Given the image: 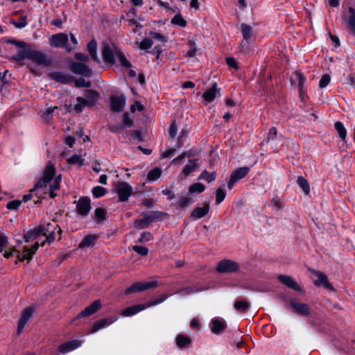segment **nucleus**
<instances>
[{
  "instance_id": "obj_1",
  "label": "nucleus",
  "mask_w": 355,
  "mask_h": 355,
  "mask_svg": "<svg viewBox=\"0 0 355 355\" xmlns=\"http://www.w3.org/2000/svg\"><path fill=\"white\" fill-rule=\"evenodd\" d=\"M60 234L61 229L55 223H48L46 225L35 227L32 230L26 232L24 234V239L25 241L28 243L35 239H39L40 236H44L46 238L45 241L40 244L41 246H44L46 243L49 244L53 243L56 236H60ZM39 246L40 243L37 241L31 248L28 247L24 248L22 253L16 250L14 247L8 246L7 248H4L3 252L1 253L6 259H9L15 254L19 261H24L25 260L29 261L38 250Z\"/></svg>"
},
{
  "instance_id": "obj_2",
  "label": "nucleus",
  "mask_w": 355,
  "mask_h": 355,
  "mask_svg": "<svg viewBox=\"0 0 355 355\" xmlns=\"http://www.w3.org/2000/svg\"><path fill=\"white\" fill-rule=\"evenodd\" d=\"M55 170L51 164H49L44 171L42 178L37 183L33 189L30 193L24 196L22 201L24 202L30 200L34 196L39 198L44 197L46 194H49L51 198H54L55 194L54 191L59 188L60 175L55 176Z\"/></svg>"
},
{
  "instance_id": "obj_3",
  "label": "nucleus",
  "mask_w": 355,
  "mask_h": 355,
  "mask_svg": "<svg viewBox=\"0 0 355 355\" xmlns=\"http://www.w3.org/2000/svg\"><path fill=\"white\" fill-rule=\"evenodd\" d=\"M101 55L104 62L107 64H121L123 67H131L123 53L114 44L103 42Z\"/></svg>"
},
{
  "instance_id": "obj_4",
  "label": "nucleus",
  "mask_w": 355,
  "mask_h": 355,
  "mask_svg": "<svg viewBox=\"0 0 355 355\" xmlns=\"http://www.w3.org/2000/svg\"><path fill=\"white\" fill-rule=\"evenodd\" d=\"M85 96V98L78 97L75 104H71L67 107V111L80 112L86 106H94L99 98L98 92L94 90H87Z\"/></svg>"
},
{
  "instance_id": "obj_5",
  "label": "nucleus",
  "mask_w": 355,
  "mask_h": 355,
  "mask_svg": "<svg viewBox=\"0 0 355 355\" xmlns=\"http://www.w3.org/2000/svg\"><path fill=\"white\" fill-rule=\"evenodd\" d=\"M168 298V295L162 294L157 299L150 301L146 304H137L128 307L122 311L121 315L123 317H129L137 314V313L146 309L148 307L157 305L164 302Z\"/></svg>"
},
{
  "instance_id": "obj_6",
  "label": "nucleus",
  "mask_w": 355,
  "mask_h": 355,
  "mask_svg": "<svg viewBox=\"0 0 355 355\" xmlns=\"http://www.w3.org/2000/svg\"><path fill=\"white\" fill-rule=\"evenodd\" d=\"M114 191L119 196V201L128 200L132 193V187L127 182H119L114 186Z\"/></svg>"
},
{
  "instance_id": "obj_7",
  "label": "nucleus",
  "mask_w": 355,
  "mask_h": 355,
  "mask_svg": "<svg viewBox=\"0 0 355 355\" xmlns=\"http://www.w3.org/2000/svg\"><path fill=\"white\" fill-rule=\"evenodd\" d=\"M28 59L33 60L35 63L40 65H51L53 60L45 53L37 51L32 48Z\"/></svg>"
},
{
  "instance_id": "obj_8",
  "label": "nucleus",
  "mask_w": 355,
  "mask_h": 355,
  "mask_svg": "<svg viewBox=\"0 0 355 355\" xmlns=\"http://www.w3.org/2000/svg\"><path fill=\"white\" fill-rule=\"evenodd\" d=\"M157 286V282L156 281L136 282L125 290V293L129 294L135 292H141L145 290L155 288Z\"/></svg>"
},
{
  "instance_id": "obj_9",
  "label": "nucleus",
  "mask_w": 355,
  "mask_h": 355,
  "mask_svg": "<svg viewBox=\"0 0 355 355\" xmlns=\"http://www.w3.org/2000/svg\"><path fill=\"white\" fill-rule=\"evenodd\" d=\"M249 171L250 168L248 167H241L234 171L227 183L228 188L230 189H232L235 183L245 177Z\"/></svg>"
},
{
  "instance_id": "obj_10",
  "label": "nucleus",
  "mask_w": 355,
  "mask_h": 355,
  "mask_svg": "<svg viewBox=\"0 0 355 355\" xmlns=\"http://www.w3.org/2000/svg\"><path fill=\"white\" fill-rule=\"evenodd\" d=\"M239 269L237 263L230 260H223L218 263L217 271L218 272H232Z\"/></svg>"
},
{
  "instance_id": "obj_11",
  "label": "nucleus",
  "mask_w": 355,
  "mask_h": 355,
  "mask_svg": "<svg viewBox=\"0 0 355 355\" xmlns=\"http://www.w3.org/2000/svg\"><path fill=\"white\" fill-rule=\"evenodd\" d=\"M68 42V36L65 33H58L53 35L49 38L50 45L53 47H61Z\"/></svg>"
},
{
  "instance_id": "obj_12",
  "label": "nucleus",
  "mask_w": 355,
  "mask_h": 355,
  "mask_svg": "<svg viewBox=\"0 0 355 355\" xmlns=\"http://www.w3.org/2000/svg\"><path fill=\"white\" fill-rule=\"evenodd\" d=\"M34 309L32 307L26 308L23 312L21 313V318L18 322L17 326V332L18 334H21L23 331L24 327L28 321V320L31 318L33 313Z\"/></svg>"
},
{
  "instance_id": "obj_13",
  "label": "nucleus",
  "mask_w": 355,
  "mask_h": 355,
  "mask_svg": "<svg viewBox=\"0 0 355 355\" xmlns=\"http://www.w3.org/2000/svg\"><path fill=\"white\" fill-rule=\"evenodd\" d=\"M290 304L295 312L298 314L306 315L310 313V309L308 304L299 302L295 299H292Z\"/></svg>"
},
{
  "instance_id": "obj_14",
  "label": "nucleus",
  "mask_w": 355,
  "mask_h": 355,
  "mask_svg": "<svg viewBox=\"0 0 355 355\" xmlns=\"http://www.w3.org/2000/svg\"><path fill=\"white\" fill-rule=\"evenodd\" d=\"M118 319L117 317H111L102 319L96 322H95L90 330V334H94L101 329L105 328L110 326L111 324L114 323Z\"/></svg>"
},
{
  "instance_id": "obj_15",
  "label": "nucleus",
  "mask_w": 355,
  "mask_h": 355,
  "mask_svg": "<svg viewBox=\"0 0 355 355\" xmlns=\"http://www.w3.org/2000/svg\"><path fill=\"white\" fill-rule=\"evenodd\" d=\"M91 209L90 200L84 197L78 200L76 205L77 212L83 216L87 215Z\"/></svg>"
},
{
  "instance_id": "obj_16",
  "label": "nucleus",
  "mask_w": 355,
  "mask_h": 355,
  "mask_svg": "<svg viewBox=\"0 0 355 355\" xmlns=\"http://www.w3.org/2000/svg\"><path fill=\"white\" fill-rule=\"evenodd\" d=\"M227 327L226 322L221 318H214L211 320V330L214 334H218Z\"/></svg>"
},
{
  "instance_id": "obj_17",
  "label": "nucleus",
  "mask_w": 355,
  "mask_h": 355,
  "mask_svg": "<svg viewBox=\"0 0 355 355\" xmlns=\"http://www.w3.org/2000/svg\"><path fill=\"white\" fill-rule=\"evenodd\" d=\"M220 89L218 87L216 83H214L212 87L207 89L203 94L202 98L204 99L205 103L207 104L211 101H213L218 94H220Z\"/></svg>"
},
{
  "instance_id": "obj_18",
  "label": "nucleus",
  "mask_w": 355,
  "mask_h": 355,
  "mask_svg": "<svg viewBox=\"0 0 355 355\" xmlns=\"http://www.w3.org/2000/svg\"><path fill=\"white\" fill-rule=\"evenodd\" d=\"M314 275L315 279H314V284L316 286H323L324 287L333 289L331 284L328 282L327 277L322 272L319 271H315Z\"/></svg>"
},
{
  "instance_id": "obj_19",
  "label": "nucleus",
  "mask_w": 355,
  "mask_h": 355,
  "mask_svg": "<svg viewBox=\"0 0 355 355\" xmlns=\"http://www.w3.org/2000/svg\"><path fill=\"white\" fill-rule=\"evenodd\" d=\"M100 300H95L91 305L86 307L78 315L80 317H87L93 315L101 308Z\"/></svg>"
},
{
  "instance_id": "obj_20",
  "label": "nucleus",
  "mask_w": 355,
  "mask_h": 355,
  "mask_svg": "<svg viewBox=\"0 0 355 355\" xmlns=\"http://www.w3.org/2000/svg\"><path fill=\"white\" fill-rule=\"evenodd\" d=\"M346 19L350 31L355 35V9L349 7L347 13L343 16Z\"/></svg>"
},
{
  "instance_id": "obj_21",
  "label": "nucleus",
  "mask_w": 355,
  "mask_h": 355,
  "mask_svg": "<svg viewBox=\"0 0 355 355\" xmlns=\"http://www.w3.org/2000/svg\"><path fill=\"white\" fill-rule=\"evenodd\" d=\"M125 105V98L123 96H112L111 98V107L113 111L121 112Z\"/></svg>"
},
{
  "instance_id": "obj_22",
  "label": "nucleus",
  "mask_w": 355,
  "mask_h": 355,
  "mask_svg": "<svg viewBox=\"0 0 355 355\" xmlns=\"http://www.w3.org/2000/svg\"><path fill=\"white\" fill-rule=\"evenodd\" d=\"M80 345L81 341L78 340H73L62 344L59 347V350L61 353H67L78 348Z\"/></svg>"
},
{
  "instance_id": "obj_23",
  "label": "nucleus",
  "mask_w": 355,
  "mask_h": 355,
  "mask_svg": "<svg viewBox=\"0 0 355 355\" xmlns=\"http://www.w3.org/2000/svg\"><path fill=\"white\" fill-rule=\"evenodd\" d=\"M295 78L298 81L300 97L302 101H304L307 98L306 90L304 88L306 78L301 73H297L295 75Z\"/></svg>"
},
{
  "instance_id": "obj_24",
  "label": "nucleus",
  "mask_w": 355,
  "mask_h": 355,
  "mask_svg": "<svg viewBox=\"0 0 355 355\" xmlns=\"http://www.w3.org/2000/svg\"><path fill=\"white\" fill-rule=\"evenodd\" d=\"M192 343V338L184 334H178L175 338V343L178 348H184L189 346Z\"/></svg>"
},
{
  "instance_id": "obj_25",
  "label": "nucleus",
  "mask_w": 355,
  "mask_h": 355,
  "mask_svg": "<svg viewBox=\"0 0 355 355\" xmlns=\"http://www.w3.org/2000/svg\"><path fill=\"white\" fill-rule=\"evenodd\" d=\"M19 49V52L13 57L16 60H21L24 58H28L31 54L32 47L25 43L24 46L18 47Z\"/></svg>"
},
{
  "instance_id": "obj_26",
  "label": "nucleus",
  "mask_w": 355,
  "mask_h": 355,
  "mask_svg": "<svg viewBox=\"0 0 355 355\" xmlns=\"http://www.w3.org/2000/svg\"><path fill=\"white\" fill-rule=\"evenodd\" d=\"M278 279L287 286L295 291H300V286L291 277L286 275H280L278 277Z\"/></svg>"
},
{
  "instance_id": "obj_27",
  "label": "nucleus",
  "mask_w": 355,
  "mask_h": 355,
  "mask_svg": "<svg viewBox=\"0 0 355 355\" xmlns=\"http://www.w3.org/2000/svg\"><path fill=\"white\" fill-rule=\"evenodd\" d=\"M209 211V205L208 204H205L203 207H196L191 213V216L198 219L207 215Z\"/></svg>"
},
{
  "instance_id": "obj_28",
  "label": "nucleus",
  "mask_w": 355,
  "mask_h": 355,
  "mask_svg": "<svg viewBox=\"0 0 355 355\" xmlns=\"http://www.w3.org/2000/svg\"><path fill=\"white\" fill-rule=\"evenodd\" d=\"M87 49L90 54L91 57L98 63H100V60L97 54V42L95 40H92L87 46Z\"/></svg>"
},
{
  "instance_id": "obj_29",
  "label": "nucleus",
  "mask_w": 355,
  "mask_h": 355,
  "mask_svg": "<svg viewBox=\"0 0 355 355\" xmlns=\"http://www.w3.org/2000/svg\"><path fill=\"white\" fill-rule=\"evenodd\" d=\"M96 239L97 237L95 235L86 236L79 244V248L83 249L94 246L95 245Z\"/></svg>"
},
{
  "instance_id": "obj_30",
  "label": "nucleus",
  "mask_w": 355,
  "mask_h": 355,
  "mask_svg": "<svg viewBox=\"0 0 355 355\" xmlns=\"http://www.w3.org/2000/svg\"><path fill=\"white\" fill-rule=\"evenodd\" d=\"M241 31L244 40H249L253 35L252 27L245 23L241 24Z\"/></svg>"
},
{
  "instance_id": "obj_31",
  "label": "nucleus",
  "mask_w": 355,
  "mask_h": 355,
  "mask_svg": "<svg viewBox=\"0 0 355 355\" xmlns=\"http://www.w3.org/2000/svg\"><path fill=\"white\" fill-rule=\"evenodd\" d=\"M198 163L196 160H191L189 163L187 164L182 171V174L187 177L192 172L195 171L198 168Z\"/></svg>"
},
{
  "instance_id": "obj_32",
  "label": "nucleus",
  "mask_w": 355,
  "mask_h": 355,
  "mask_svg": "<svg viewBox=\"0 0 355 355\" xmlns=\"http://www.w3.org/2000/svg\"><path fill=\"white\" fill-rule=\"evenodd\" d=\"M11 79V73L7 68H0V82L6 85Z\"/></svg>"
},
{
  "instance_id": "obj_33",
  "label": "nucleus",
  "mask_w": 355,
  "mask_h": 355,
  "mask_svg": "<svg viewBox=\"0 0 355 355\" xmlns=\"http://www.w3.org/2000/svg\"><path fill=\"white\" fill-rule=\"evenodd\" d=\"M297 184L301 187L305 194H308L310 191L309 183L306 179L300 176L297 178Z\"/></svg>"
},
{
  "instance_id": "obj_34",
  "label": "nucleus",
  "mask_w": 355,
  "mask_h": 355,
  "mask_svg": "<svg viewBox=\"0 0 355 355\" xmlns=\"http://www.w3.org/2000/svg\"><path fill=\"white\" fill-rule=\"evenodd\" d=\"M162 174V170L159 168H155L150 171H149L148 174V180L150 182L157 180Z\"/></svg>"
},
{
  "instance_id": "obj_35",
  "label": "nucleus",
  "mask_w": 355,
  "mask_h": 355,
  "mask_svg": "<svg viewBox=\"0 0 355 355\" xmlns=\"http://www.w3.org/2000/svg\"><path fill=\"white\" fill-rule=\"evenodd\" d=\"M335 128L337 130L340 137L343 140H344L347 136V130H346L345 128L344 127V125L341 122L337 121L335 123Z\"/></svg>"
},
{
  "instance_id": "obj_36",
  "label": "nucleus",
  "mask_w": 355,
  "mask_h": 355,
  "mask_svg": "<svg viewBox=\"0 0 355 355\" xmlns=\"http://www.w3.org/2000/svg\"><path fill=\"white\" fill-rule=\"evenodd\" d=\"M205 187L202 183H194L191 184L189 189V191L191 193H202L205 191Z\"/></svg>"
},
{
  "instance_id": "obj_37",
  "label": "nucleus",
  "mask_w": 355,
  "mask_h": 355,
  "mask_svg": "<svg viewBox=\"0 0 355 355\" xmlns=\"http://www.w3.org/2000/svg\"><path fill=\"white\" fill-rule=\"evenodd\" d=\"M216 178V172L208 173L207 171H204L198 178L199 180H206L207 182L214 181Z\"/></svg>"
},
{
  "instance_id": "obj_38",
  "label": "nucleus",
  "mask_w": 355,
  "mask_h": 355,
  "mask_svg": "<svg viewBox=\"0 0 355 355\" xmlns=\"http://www.w3.org/2000/svg\"><path fill=\"white\" fill-rule=\"evenodd\" d=\"M173 24L179 25L181 27H185L187 21L182 17L180 14L175 15L171 20Z\"/></svg>"
},
{
  "instance_id": "obj_39",
  "label": "nucleus",
  "mask_w": 355,
  "mask_h": 355,
  "mask_svg": "<svg viewBox=\"0 0 355 355\" xmlns=\"http://www.w3.org/2000/svg\"><path fill=\"white\" fill-rule=\"evenodd\" d=\"M106 193V189L100 186H96L92 189V194L96 198L103 196Z\"/></svg>"
},
{
  "instance_id": "obj_40",
  "label": "nucleus",
  "mask_w": 355,
  "mask_h": 355,
  "mask_svg": "<svg viewBox=\"0 0 355 355\" xmlns=\"http://www.w3.org/2000/svg\"><path fill=\"white\" fill-rule=\"evenodd\" d=\"M52 78L57 80L58 81L63 82V83H67L69 81L70 78L69 76H66L64 73L56 72L53 73L51 75Z\"/></svg>"
},
{
  "instance_id": "obj_41",
  "label": "nucleus",
  "mask_w": 355,
  "mask_h": 355,
  "mask_svg": "<svg viewBox=\"0 0 355 355\" xmlns=\"http://www.w3.org/2000/svg\"><path fill=\"white\" fill-rule=\"evenodd\" d=\"M226 196L225 191L222 188H218L216 194V202L217 204L221 203Z\"/></svg>"
},
{
  "instance_id": "obj_42",
  "label": "nucleus",
  "mask_w": 355,
  "mask_h": 355,
  "mask_svg": "<svg viewBox=\"0 0 355 355\" xmlns=\"http://www.w3.org/2000/svg\"><path fill=\"white\" fill-rule=\"evenodd\" d=\"M249 307V304L246 301L239 300L234 303V308L241 311H245Z\"/></svg>"
},
{
  "instance_id": "obj_43",
  "label": "nucleus",
  "mask_w": 355,
  "mask_h": 355,
  "mask_svg": "<svg viewBox=\"0 0 355 355\" xmlns=\"http://www.w3.org/2000/svg\"><path fill=\"white\" fill-rule=\"evenodd\" d=\"M8 246V237L4 234L0 233V252H3L4 248H7Z\"/></svg>"
},
{
  "instance_id": "obj_44",
  "label": "nucleus",
  "mask_w": 355,
  "mask_h": 355,
  "mask_svg": "<svg viewBox=\"0 0 355 355\" xmlns=\"http://www.w3.org/2000/svg\"><path fill=\"white\" fill-rule=\"evenodd\" d=\"M134 251L141 256H146L148 253V250L147 248L140 245H134L132 247Z\"/></svg>"
},
{
  "instance_id": "obj_45",
  "label": "nucleus",
  "mask_w": 355,
  "mask_h": 355,
  "mask_svg": "<svg viewBox=\"0 0 355 355\" xmlns=\"http://www.w3.org/2000/svg\"><path fill=\"white\" fill-rule=\"evenodd\" d=\"M153 45V42L149 38H145L139 44V46L141 49H148L150 48Z\"/></svg>"
},
{
  "instance_id": "obj_46",
  "label": "nucleus",
  "mask_w": 355,
  "mask_h": 355,
  "mask_svg": "<svg viewBox=\"0 0 355 355\" xmlns=\"http://www.w3.org/2000/svg\"><path fill=\"white\" fill-rule=\"evenodd\" d=\"M21 205V201L18 200H15L9 202L7 204L6 207H7V209H8L10 210H16L20 207Z\"/></svg>"
},
{
  "instance_id": "obj_47",
  "label": "nucleus",
  "mask_w": 355,
  "mask_h": 355,
  "mask_svg": "<svg viewBox=\"0 0 355 355\" xmlns=\"http://www.w3.org/2000/svg\"><path fill=\"white\" fill-rule=\"evenodd\" d=\"M11 23L17 28H21L26 26V18L25 16H21L18 22L11 21Z\"/></svg>"
},
{
  "instance_id": "obj_48",
  "label": "nucleus",
  "mask_w": 355,
  "mask_h": 355,
  "mask_svg": "<svg viewBox=\"0 0 355 355\" xmlns=\"http://www.w3.org/2000/svg\"><path fill=\"white\" fill-rule=\"evenodd\" d=\"M331 78L329 75L324 74L321 77L319 82V87L320 88H324L330 82Z\"/></svg>"
},
{
  "instance_id": "obj_49",
  "label": "nucleus",
  "mask_w": 355,
  "mask_h": 355,
  "mask_svg": "<svg viewBox=\"0 0 355 355\" xmlns=\"http://www.w3.org/2000/svg\"><path fill=\"white\" fill-rule=\"evenodd\" d=\"M149 223L150 222L148 218L138 219L135 221V226L137 228L142 229L147 227Z\"/></svg>"
},
{
  "instance_id": "obj_50",
  "label": "nucleus",
  "mask_w": 355,
  "mask_h": 355,
  "mask_svg": "<svg viewBox=\"0 0 355 355\" xmlns=\"http://www.w3.org/2000/svg\"><path fill=\"white\" fill-rule=\"evenodd\" d=\"M72 71L74 73H83L86 76H89L91 74L89 68H72Z\"/></svg>"
},
{
  "instance_id": "obj_51",
  "label": "nucleus",
  "mask_w": 355,
  "mask_h": 355,
  "mask_svg": "<svg viewBox=\"0 0 355 355\" xmlns=\"http://www.w3.org/2000/svg\"><path fill=\"white\" fill-rule=\"evenodd\" d=\"M68 162L70 164H78L79 165H81L83 163V159L80 155H75L70 157L68 159Z\"/></svg>"
},
{
  "instance_id": "obj_52",
  "label": "nucleus",
  "mask_w": 355,
  "mask_h": 355,
  "mask_svg": "<svg viewBox=\"0 0 355 355\" xmlns=\"http://www.w3.org/2000/svg\"><path fill=\"white\" fill-rule=\"evenodd\" d=\"M75 85L78 87H89L90 86V83L85 80L84 78H79L75 81Z\"/></svg>"
},
{
  "instance_id": "obj_53",
  "label": "nucleus",
  "mask_w": 355,
  "mask_h": 355,
  "mask_svg": "<svg viewBox=\"0 0 355 355\" xmlns=\"http://www.w3.org/2000/svg\"><path fill=\"white\" fill-rule=\"evenodd\" d=\"M149 35H151L153 38L157 40L162 42L166 43L167 42L166 38L160 33L150 31L149 33Z\"/></svg>"
},
{
  "instance_id": "obj_54",
  "label": "nucleus",
  "mask_w": 355,
  "mask_h": 355,
  "mask_svg": "<svg viewBox=\"0 0 355 355\" xmlns=\"http://www.w3.org/2000/svg\"><path fill=\"white\" fill-rule=\"evenodd\" d=\"M95 216L98 220H103L105 218V211L103 209L98 208L95 210Z\"/></svg>"
},
{
  "instance_id": "obj_55",
  "label": "nucleus",
  "mask_w": 355,
  "mask_h": 355,
  "mask_svg": "<svg viewBox=\"0 0 355 355\" xmlns=\"http://www.w3.org/2000/svg\"><path fill=\"white\" fill-rule=\"evenodd\" d=\"M189 44L190 45L191 50L188 51L187 55L190 57H193L197 51V49L195 47V42L193 41H190Z\"/></svg>"
},
{
  "instance_id": "obj_56",
  "label": "nucleus",
  "mask_w": 355,
  "mask_h": 355,
  "mask_svg": "<svg viewBox=\"0 0 355 355\" xmlns=\"http://www.w3.org/2000/svg\"><path fill=\"white\" fill-rule=\"evenodd\" d=\"M57 109V107H48L44 115V120L45 121H49L50 119V116L51 114L53 112V111Z\"/></svg>"
},
{
  "instance_id": "obj_57",
  "label": "nucleus",
  "mask_w": 355,
  "mask_h": 355,
  "mask_svg": "<svg viewBox=\"0 0 355 355\" xmlns=\"http://www.w3.org/2000/svg\"><path fill=\"white\" fill-rule=\"evenodd\" d=\"M179 205L180 207H186L190 205L192 202L188 198H182L179 200Z\"/></svg>"
},
{
  "instance_id": "obj_58",
  "label": "nucleus",
  "mask_w": 355,
  "mask_h": 355,
  "mask_svg": "<svg viewBox=\"0 0 355 355\" xmlns=\"http://www.w3.org/2000/svg\"><path fill=\"white\" fill-rule=\"evenodd\" d=\"M75 58L76 60L83 61V62H87L88 60V56L84 53H76Z\"/></svg>"
},
{
  "instance_id": "obj_59",
  "label": "nucleus",
  "mask_w": 355,
  "mask_h": 355,
  "mask_svg": "<svg viewBox=\"0 0 355 355\" xmlns=\"http://www.w3.org/2000/svg\"><path fill=\"white\" fill-rule=\"evenodd\" d=\"M123 124L125 127H130L132 125V121L130 119L128 114L123 115Z\"/></svg>"
},
{
  "instance_id": "obj_60",
  "label": "nucleus",
  "mask_w": 355,
  "mask_h": 355,
  "mask_svg": "<svg viewBox=\"0 0 355 355\" xmlns=\"http://www.w3.org/2000/svg\"><path fill=\"white\" fill-rule=\"evenodd\" d=\"M187 156H189V155L187 153H182L180 155H179L178 157H175V159H173L172 160V164H177L178 163H180L181 162V160L184 158L185 157Z\"/></svg>"
},
{
  "instance_id": "obj_61",
  "label": "nucleus",
  "mask_w": 355,
  "mask_h": 355,
  "mask_svg": "<svg viewBox=\"0 0 355 355\" xmlns=\"http://www.w3.org/2000/svg\"><path fill=\"white\" fill-rule=\"evenodd\" d=\"M226 63L230 67H237L238 65V63L236 62L235 59L232 57H228L226 58Z\"/></svg>"
},
{
  "instance_id": "obj_62",
  "label": "nucleus",
  "mask_w": 355,
  "mask_h": 355,
  "mask_svg": "<svg viewBox=\"0 0 355 355\" xmlns=\"http://www.w3.org/2000/svg\"><path fill=\"white\" fill-rule=\"evenodd\" d=\"M152 239V235L150 233H143L141 234V238L139 239L140 241H149Z\"/></svg>"
},
{
  "instance_id": "obj_63",
  "label": "nucleus",
  "mask_w": 355,
  "mask_h": 355,
  "mask_svg": "<svg viewBox=\"0 0 355 355\" xmlns=\"http://www.w3.org/2000/svg\"><path fill=\"white\" fill-rule=\"evenodd\" d=\"M177 132H178V126L175 123H172V125L169 129V134L171 136L175 137Z\"/></svg>"
},
{
  "instance_id": "obj_64",
  "label": "nucleus",
  "mask_w": 355,
  "mask_h": 355,
  "mask_svg": "<svg viewBox=\"0 0 355 355\" xmlns=\"http://www.w3.org/2000/svg\"><path fill=\"white\" fill-rule=\"evenodd\" d=\"M136 110L141 111L144 110V106L139 102H136L131 106V111L135 112Z\"/></svg>"
}]
</instances>
